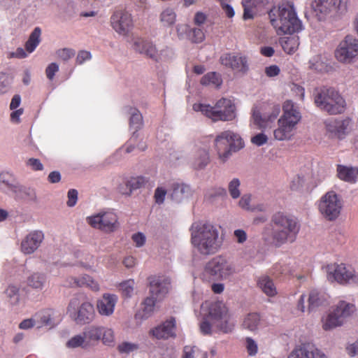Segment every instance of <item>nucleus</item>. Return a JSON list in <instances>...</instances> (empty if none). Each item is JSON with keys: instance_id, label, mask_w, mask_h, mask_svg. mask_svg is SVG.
<instances>
[{"instance_id": "f257e3e1", "label": "nucleus", "mask_w": 358, "mask_h": 358, "mask_svg": "<svg viewBox=\"0 0 358 358\" xmlns=\"http://www.w3.org/2000/svg\"><path fill=\"white\" fill-rule=\"evenodd\" d=\"M190 242L195 251L201 255H210L220 249L222 241L219 229L212 223L199 220L194 222L190 228Z\"/></svg>"}, {"instance_id": "f03ea898", "label": "nucleus", "mask_w": 358, "mask_h": 358, "mask_svg": "<svg viewBox=\"0 0 358 358\" xmlns=\"http://www.w3.org/2000/svg\"><path fill=\"white\" fill-rule=\"evenodd\" d=\"M271 23L278 34H293L303 29L301 21L297 17L291 3H282L273 7L268 13Z\"/></svg>"}, {"instance_id": "7ed1b4c3", "label": "nucleus", "mask_w": 358, "mask_h": 358, "mask_svg": "<svg viewBox=\"0 0 358 358\" xmlns=\"http://www.w3.org/2000/svg\"><path fill=\"white\" fill-rule=\"evenodd\" d=\"M273 242L277 246L293 243L300 230V224L294 216L277 213L271 218Z\"/></svg>"}, {"instance_id": "20e7f679", "label": "nucleus", "mask_w": 358, "mask_h": 358, "mask_svg": "<svg viewBox=\"0 0 358 358\" xmlns=\"http://www.w3.org/2000/svg\"><path fill=\"white\" fill-rule=\"evenodd\" d=\"M301 119L299 106L291 100L282 105V115L278 120V127L273 130L277 141H289L294 136L296 126Z\"/></svg>"}, {"instance_id": "39448f33", "label": "nucleus", "mask_w": 358, "mask_h": 358, "mask_svg": "<svg viewBox=\"0 0 358 358\" xmlns=\"http://www.w3.org/2000/svg\"><path fill=\"white\" fill-rule=\"evenodd\" d=\"M196 112H201L214 122L231 121L236 117V107L229 99L222 98L213 106L206 103H196L192 106Z\"/></svg>"}, {"instance_id": "423d86ee", "label": "nucleus", "mask_w": 358, "mask_h": 358, "mask_svg": "<svg viewBox=\"0 0 358 358\" xmlns=\"http://www.w3.org/2000/svg\"><path fill=\"white\" fill-rule=\"evenodd\" d=\"M236 272L234 264L222 255L215 256L208 261L202 273V278L207 282L230 279Z\"/></svg>"}, {"instance_id": "0eeeda50", "label": "nucleus", "mask_w": 358, "mask_h": 358, "mask_svg": "<svg viewBox=\"0 0 358 358\" xmlns=\"http://www.w3.org/2000/svg\"><path fill=\"white\" fill-rule=\"evenodd\" d=\"M314 101L321 110L330 115H337L345 111L346 103L341 95L334 89L323 87L315 89Z\"/></svg>"}, {"instance_id": "6e6552de", "label": "nucleus", "mask_w": 358, "mask_h": 358, "mask_svg": "<svg viewBox=\"0 0 358 358\" xmlns=\"http://www.w3.org/2000/svg\"><path fill=\"white\" fill-rule=\"evenodd\" d=\"M215 146L220 160L224 163L232 155L245 147L241 136L233 131L227 130L220 133L215 139Z\"/></svg>"}, {"instance_id": "1a4fd4ad", "label": "nucleus", "mask_w": 358, "mask_h": 358, "mask_svg": "<svg viewBox=\"0 0 358 358\" xmlns=\"http://www.w3.org/2000/svg\"><path fill=\"white\" fill-rule=\"evenodd\" d=\"M312 7L318 20L324 21L345 15L348 11V0H314Z\"/></svg>"}, {"instance_id": "9d476101", "label": "nucleus", "mask_w": 358, "mask_h": 358, "mask_svg": "<svg viewBox=\"0 0 358 358\" xmlns=\"http://www.w3.org/2000/svg\"><path fill=\"white\" fill-rule=\"evenodd\" d=\"M208 309L209 317L213 320L217 328L224 332L229 333L234 327V322L231 320L228 308L222 302H215L210 305L208 302L202 303L201 310L202 312Z\"/></svg>"}, {"instance_id": "9b49d317", "label": "nucleus", "mask_w": 358, "mask_h": 358, "mask_svg": "<svg viewBox=\"0 0 358 358\" xmlns=\"http://www.w3.org/2000/svg\"><path fill=\"white\" fill-rule=\"evenodd\" d=\"M355 311V306L350 303L341 301L336 308L322 317V327L325 331L332 330L343 324L345 320Z\"/></svg>"}, {"instance_id": "f8f14e48", "label": "nucleus", "mask_w": 358, "mask_h": 358, "mask_svg": "<svg viewBox=\"0 0 358 358\" xmlns=\"http://www.w3.org/2000/svg\"><path fill=\"white\" fill-rule=\"evenodd\" d=\"M329 282L341 285H358V272L343 264H331L324 268Z\"/></svg>"}, {"instance_id": "ddd939ff", "label": "nucleus", "mask_w": 358, "mask_h": 358, "mask_svg": "<svg viewBox=\"0 0 358 358\" xmlns=\"http://www.w3.org/2000/svg\"><path fill=\"white\" fill-rule=\"evenodd\" d=\"M67 312L70 317L79 324L89 323L94 316L93 305L84 300L82 296L73 297L70 301Z\"/></svg>"}, {"instance_id": "4468645a", "label": "nucleus", "mask_w": 358, "mask_h": 358, "mask_svg": "<svg viewBox=\"0 0 358 358\" xmlns=\"http://www.w3.org/2000/svg\"><path fill=\"white\" fill-rule=\"evenodd\" d=\"M343 206L341 197L335 192L329 191L320 198L318 209L325 219L334 221L341 215Z\"/></svg>"}, {"instance_id": "2eb2a0df", "label": "nucleus", "mask_w": 358, "mask_h": 358, "mask_svg": "<svg viewBox=\"0 0 358 358\" xmlns=\"http://www.w3.org/2000/svg\"><path fill=\"white\" fill-rule=\"evenodd\" d=\"M86 221L92 227L105 233L114 232L120 227L118 217L113 210H101L87 217Z\"/></svg>"}, {"instance_id": "dca6fc26", "label": "nucleus", "mask_w": 358, "mask_h": 358, "mask_svg": "<svg viewBox=\"0 0 358 358\" xmlns=\"http://www.w3.org/2000/svg\"><path fill=\"white\" fill-rule=\"evenodd\" d=\"M335 57L341 63L350 64L358 56V39L347 35L335 50Z\"/></svg>"}, {"instance_id": "f3484780", "label": "nucleus", "mask_w": 358, "mask_h": 358, "mask_svg": "<svg viewBox=\"0 0 358 358\" xmlns=\"http://www.w3.org/2000/svg\"><path fill=\"white\" fill-rule=\"evenodd\" d=\"M110 23L113 29L122 36H127L134 26L131 14L122 9L117 10L113 13Z\"/></svg>"}, {"instance_id": "a211bd4d", "label": "nucleus", "mask_w": 358, "mask_h": 358, "mask_svg": "<svg viewBox=\"0 0 358 358\" xmlns=\"http://www.w3.org/2000/svg\"><path fill=\"white\" fill-rule=\"evenodd\" d=\"M324 124L330 137L343 140L351 131L352 120L349 117L330 118L325 121Z\"/></svg>"}, {"instance_id": "6ab92c4d", "label": "nucleus", "mask_w": 358, "mask_h": 358, "mask_svg": "<svg viewBox=\"0 0 358 358\" xmlns=\"http://www.w3.org/2000/svg\"><path fill=\"white\" fill-rule=\"evenodd\" d=\"M150 296L159 301L164 299L171 288V280L165 275H153L149 278Z\"/></svg>"}, {"instance_id": "aec40b11", "label": "nucleus", "mask_w": 358, "mask_h": 358, "mask_svg": "<svg viewBox=\"0 0 358 358\" xmlns=\"http://www.w3.org/2000/svg\"><path fill=\"white\" fill-rule=\"evenodd\" d=\"M220 61L223 66L237 73H245L249 69L247 57L239 53H224Z\"/></svg>"}, {"instance_id": "412c9836", "label": "nucleus", "mask_w": 358, "mask_h": 358, "mask_svg": "<svg viewBox=\"0 0 358 358\" xmlns=\"http://www.w3.org/2000/svg\"><path fill=\"white\" fill-rule=\"evenodd\" d=\"M45 235L41 230L29 231L22 240L20 249L24 255H31L41 245Z\"/></svg>"}, {"instance_id": "4be33fe9", "label": "nucleus", "mask_w": 358, "mask_h": 358, "mask_svg": "<svg viewBox=\"0 0 358 358\" xmlns=\"http://www.w3.org/2000/svg\"><path fill=\"white\" fill-rule=\"evenodd\" d=\"M176 321L171 317L162 324L151 329L149 334L157 339H169L176 336Z\"/></svg>"}, {"instance_id": "5701e85b", "label": "nucleus", "mask_w": 358, "mask_h": 358, "mask_svg": "<svg viewBox=\"0 0 358 358\" xmlns=\"http://www.w3.org/2000/svg\"><path fill=\"white\" fill-rule=\"evenodd\" d=\"M2 297L4 301L13 308H19L22 306L25 299L20 287L13 283L6 287L2 292Z\"/></svg>"}, {"instance_id": "b1692460", "label": "nucleus", "mask_w": 358, "mask_h": 358, "mask_svg": "<svg viewBox=\"0 0 358 358\" xmlns=\"http://www.w3.org/2000/svg\"><path fill=\"white\" fill-rule=\"evenodd\" d=\"M288 358H327L326 355L315 345L310 343L296 346L289 354Z\"/></svg>"}, {"instance_id": "393cba45", "label": "nucleus", "mask_w": 358, "mask_h": 358, "mask_svg": "<svg viewBox=\"0 0 358 358\" xmlns=\"http://www.w3.org/2000/svg\"><path fill=\"white\" fill-rule=\"evenodd\" d=\"M266 327V322L257 312L246 314L242 320L241 327L253 334H257Z\"/></svg>"}, {"instance_id": "a878e982", "label": "nucleus", "mask_w": 358, "mask_h": 358, "mask_svg": "<svg viewBox=\"0 0 358 358\" xmlns=\"http://www.w3.org/2000/svg\"><path fill=\"white\" fill-rule=\"evenodd\" d=\"M118 297L113 294L106 293L101 299L97 301L96 307L98 313L106 317L112 315L115 310Z\"/></svg>"}, {"instance_id": "bb28decb", "label": "nucleus", "mask_w": 358, "mask_h": 358, "mask_svg": "<svg viewBox=\"0 0 358 358\" xmlns=\"http://www.w3.org/2000/svg\"><path fill=\"white\" fill-rule=\"evenodd\" d=\"M158 300L151 296L146 297L143 301L142 308L135 314V320L140 325L142 322L152 317L155 311V306Z\"/></svg>"}, {"instance_id": "cd10ccee", "label": "nucleus", "mask_w": 358, "mask_h": 358, "mask_svg": "<svg viewBox=\"0 0 358 358\" xmlns=\"http://www.w3.org/2000/svg\"><path fill=\"white\" fill-rule=\"evenodd\" d=\"M133 47L136 52L145 55L153 60L157 57L158 50L151 41L138 38L135 39Z\"/></svg>"}, {"instance_id": "c85d7f7f", "label": "nucleus", "mask_w": 358, "mask_h": 358, "mask_svg": "<svg viewBox=\"0 0 358 358\" xmlns=\"http://www.w3.org/2000/svg\"><path fill=\"white\" fill-rule=\"evenodd\" d=\"M18 182L15 176L10 171H3L0 173V191L12 195Z\"/></svg>"}, {"instance_id": "c756f323", "label": "nucleus", "mask_w": 358, "mask_h": 358, "mask_svg": "<svg viewBox=\"0 0 358 358\" xmlns=\"http://www.w3.org/2000/svg\"><path fill=\"white\" fill-rule=\"evenodd\" d=\"M337 176L343 181L355 183L358 181V167L338 165Z\"/></svg>"}, {"instance_id": "7c9ffc66", "label": "nucleus", "mask_w": 358, "mask_h": 358, "mask_svg": "<svg viewBox=\"0 0 358 358\" xmlns=\"http://www.w3.org/2000/svg\"><path fill=\"white\" fill-rule=\"evenodd\" d=\"M209 161V153L206 148H201L194 150L192 159V164L194 169H203L207 166Z\"/></svg>"}, {"instance_id": "2f4dec72", "label": "nucleus", "mask_w": 358, "mask_h": 358, "mask_svg": "<svg viewBox=\"0 0 358 358\" xmlns=\"http://www.w3.org/2000/svg\"><path fill=\"white\" fill-rule=\"evenodd\" d=\"M17 200H29L36 201L37 196L34 188L26 187L18 183L12 195Z\"/></svg>"}, {"instance_id": "473e14b6", "label": "nucleus", "mask_w": 358, "mask_h": 358, "mask_svg": "<svg viewBox=\"0 0 358 358\" xmlns=\"http://www.w3.org/2000/svg\"><path fill=\"white\" fill-rule=\"evenodd\" d=\"M328 295L325 293L313 289L310 291L308 296V310L313 311L320 306H323L327 301Z\"/></svg>"}, {"instance_id": "72a5a7b5", "label": "nucleus", "mask_w": 358, "mask_h": 358, "mask_svg": "<svg viewBox=\"0 0 358 358\" xmlns=\"http://www.w3.org/2000/svg\"><path fill=\"white\" fill-rule=\"evenodd\" d=\"M257 287L268 296L277 294V289L273 280L268 275H262L257 280Z\"/></svg>"}, {"instance_id": "f704fd0d", "label": "nucleus", "mask_w": 358, "mask_h": 358, "mask_svg": "<svg viewBox=\"0 0 358 358\" xmlns=\"http://www.w3.org/2000/svg\"><path fill=\"white\" fill-rule=\"evenodd\" d=\"M177 20V13L173 8L166 7L159 14V21L164 27H173Z\"/></svg>"}, {"instance_id": "c9c22d12", "label": "nucleus", "mask_w": 358, "mask_h": 358, "mask_svg": "<svg viewBox=\"0 0 358 358\" xmlns=\"http://www.w3.org/2000/svg\"><path fill=\"white\" fill-rule=\"evenodd\" d=\"M191 194V188L185 184H174L171 194V199L177 202H181Z\"/></svg>"}, {"instance_id": "e433bc0d", "label": "nucleus", "mask_w": 358, "mask_h": 358, "mask_svg": "<svg viewBox=\"0 0 358 358\" xmlns=\"http://www.w3.org/2000/svg\"><path fill=\"white\" fill-rule=\"evenodd\" d=\"M280 44L286 53L293 54L299 48V38L297 36L282 37L280 39Z\"/></svg>"}, {"instance_id": "4c0bfd02", "label": "nucleus", "mask_w": 358, "mask_h": 358, "mask_svg": "<svg viewBox=\"0 0 358 358\" xmlns=\"http://www.w3.org/2000/svg\"><path fill=\"white\" fill-rule=\"evenodd\" d=\"M47 277L43 273H34L27 278V285L34 289L42 290L45 285Z\"/></svg>"}, {"instance_id": "58836bf2", "label": "nucleus", "mask_w": 358, "mask_h": 358, "mask_svg": "<svg viewBox=\"0 0 358 358\" xmlns=\"http://www.w3.org/2000/svg\"><path fill=\"white\" fill-rule=\"evenodd\" d=\"M145 182L146 180L144 177L138 176L131 178L126 183L127 188L124 189L122 187H119V192L122 194L129 195L133 190L141 188Z\"/></svg>"}, {"instance_id": "ea45409f", "label": "nucleus", "mask_w": 358, "mask_h": 358, "mask_svg": "<svg viewBox=\"0 0 358 358\" xmlns=\"http://www.w3.org/2000/svg\"><path fill=\"white\" fill-rule=\"evenodd\" d=\"M41 30L39 27H36L29 36L26 42L25 48L29 53L34 51L41 41Z\"/></svg>"}, {"instance_id": "a19ab883", "label": "nucleus", "mask_w": 358, "mask_h": 358, "mask_svg": "<svg viewBox=\"0 0 358 358\" xmlns=\"http://www.w3.org/2000/svg\"><path fill=\"white\" fill-rule=\"evenodd\" d=\"M222 83L221 76L215 72H210L203 76L201 79L202 85H212L220 87Z\"/></svg>"}, {"instance_id": "79ce46f5", "label": "nucleus", "mask_w": 358, "mask_h": 358, "mask_svg": "<svg viewBox=\"0 0 358 358\" xmlns=\"http://www.w3.org/2000/svg\"><path fill=\"white\" fill-rule=\"evenodd\" d=\"M101 330L102 326L92 325L85 329L83 335L85 338L90 342L98 341L101 338Z\"/></svg>"}, {"instance_id": "37998d69", "label": "nucleus", "mask_w": 358, "mask_h": 358, "mask_svg": "<svg viewBox=\"0 0 358 358\" xmlns=\"http://www.w3.org/2000/svg\"><path fill=\"white\" fill-rule=\"evenodd\" d=\"M131 117L129 120L130 127L134 130L132 138L135 136V133L143 125V117L140 112L136 108H131Z\"/></svg>"}, {"instance_id": "c03bdc74", "label": "nucleus", "mask_w": 358, "mask_h": 358, "mask_svg": "<svg viewBox=\"0 0 358 358\" xmlns=\"http://www.w3.org/2000/svg\"><path fill=\"white\" fill-rule=\"evenodd\" d=\"M13 82V77L10 73L0 72V96L9 92Z\"/></svg>"}, {"instance_id": "a18cd8bd", "label": "nucleus", "mask_w": 358, "mask_h": 358, "mask_svg": "<svg viewBox=\"0 0 358 358\" xmlns=\"http://www.w3.org/2000/svg\"><path fill=\"white\" fill-rule=\"evenodd\" d=\"M101 340L105 345L109 347L114 346L115 344V336L113 329L102 326Z\"/></svg>"}, {"instance_id": "49530a36", "label": "nucleus", "mask_w": 358, "mask_h": 358, "mask_svg": "<svg viewBox=\"0 0 358 358\" xmlns=\"http://www.w3.org/2000/svg\"><path fill=\"white\" fill-rule=\"evenodd\" d=\"M241 180L237 178H234L229 182L227 189L233 199H236L241 196Z\"/></svg>"}, {"instance_id": "de8ad7c7", "label": "nucleus", "mask_w": 358, "mask_h": 358, "mask_svg": "<svg viewBox=\"0 0 358 358\" xmlns=\"http://www.w3.org/2000/svg\"><path fill=\"white\" fill-rule=\"evenodd\" d=\"M37 324V327L40 328L43 325H49L51 323V312L45 310L38 312L34 315Z\"/></svg>"}, {"instance_id": "09e8293b", "label": "nucleus", "mask_w": 358, "mask_h": 358, "mask_svg": "<svg viewBox=\"0 0 358 358\" xmlns=\"http://www.w3.org/2000/svg\"><path fill=\"white\" fill-rule=\"evenodd\" d=\"M310 68L318 72L325 71L327 69V64L322 61L320 55L313 57L309 61Z\"/></svg>"}, {"instance_id": "8fccbe9b", "label": "nucleus", "mask_w": 358, "mask_h": 358, "mask_svg": "<svg viewBox=\"0 0 358 358\" xmlns=\"http://www.w3.org/2000/svg\"><path fill=\"white\" fill-rule=\"evenodd\" d=\"M117 350L120 354L129 355L139 349V345L136 343L124 341L117 345Z\"/></svg>"}, {"instance_id": "3c124183", "label": "nucleus", "mask_w": 358, "mask_h": 358, "mask_svg": "<svg viewBox=\"0 0 358 358\" xmlns=\"http://www.w3.org/2000/svg\"><path fill=\"white\" fill-rule=\"evenodd\" d=\"M134 285V280L129 279L120 283L119 289L124 296L130 298L133 295Z\"/></svg>"}, {"instance_id": "603ef678", "label": "nucleus", "mask_w": 358, "mask_h": 358, "mask_svg": "<svg viewBox=\"0 0 358 358\" xmlns=\"http://www.w3.org/2000/svg\"><path fill=\"white\" fill-rule=\"evenodd\" d=\"M174 57L173 50L169 47H164L159 50H157V57L155 58L156 62H166Z\"/></svg>"}, {"instance_id": "864d4df0", "label": "nucleus", "mask_w": 358, "mask_h": 358, "mask_svg": "<svg viewBox=\"0 0 358 358\" xmlns=\"http://www.w3.org/2000/svg\"><path fill=\"white\" fill-rule=\"evenodd\" d=\"M83 286L89 287L94 292L99 290V283L88 275H84L80 278V287Z\"/></svg>"}, {"instance_id": "5fc2aeb1", "label": "nucleus", "mask_w": 358, "mask_h": 358, "mask_svg": "<svg viewBox=\"0 0 358 358\" xmlns=\"http://www.w3.org/2000/svg\"><path fill=\"white\" fill-rule=\"evenodd\" d=\"M188 38L194 43H201L203 41L205 36L203 30L200 28L189 29Z\"/></svg>"}, {"instance_id": "6e6d98bb", "label": "nucleus", "mask_w": 358, "mask_h": 358, "mask_svg": "<svg viewBox=\"0 0 358 358\" xmlns=\"http://www.w3.org/2000/svg\"><path fill=\"white\" fill-rule=\"evenodd\" d=\"M307 177L303 174L295 176L291 180L290 188L292 190L300 189L305 184Z\"/></svg>"}, {"instance_id": "4d7b16f0", "label": "nucleus", "mask_w": 358, "mask_h": 358, "mask_svg": "<svg viewBox=\"0 0 358 358\" xmlns=\"http://www.w3.org/2000/svg\"><path fill=\"white\" fill-rule=\"evenodd\" d=\"M200 350L193 345H185L183 348L182 358H195L199 356Z\"/></svg>"}, {"instance_id": "13d9d810", "label": "nucleus", "mask_w": 358, "mask_h": 358, "mask_svg": "<svg viewBox=\"0 0 358 358\" xmlns=\"http://www.w3.org/2000/svg\"><path fill=\"white\" fill-rule=\"evenodd\" d=\"M189 27L187 24H178L176 26V31L178 38L180 40L185 39V38L188 37L189 32Z\"/></svg>"}, {"instance_id": "bf43d9fd", "label": "nucleus", "mask_w": 358, "mask_h": 358, "mask_svg": "<svg viewBox=\"0 0 358 358\" xmlns=\"http://www.w3.org/2000/svg\"><path fill=\"white\" fill-rule=\"evenodd\" d=\"M74 55L75 51L71 48H62L56 52L57 57L63 61H68L73 57Z\"/></svg>"}, {"instance_id": "052dcab7", "label": "nucleus", "mask_w": 358, "mask_h": 358, "mask_svg": "<svg viewBox=\"0 0 358 358\" xmlns=\"http://www.w3.org/2000/svg\"><path fill=\"white\" fill-rule=\"evenodd\" d=\"M274 273L282 275L289 274L291 268L289 264L285 262H280L273 266Z\"/></svg>"}, {"instance_id": "680f3d73", "label": "nucleus", "mask_w": 358, "mask_h": 358, "mask_svg": "<svg viewBox=\"0 0 358 358\" xmlns=\"http://www.w3.org/2000/svg\"><path fill=\"white\" fill-rule=\"evenodd\" d=\"M251 197L250 194H243L238 201L239 207L245 210H252L250 206Z\"/></svg>"}, {"instance_id": "e2e57ef3", "label": "nucleus", "mask_w": 358, "mask_h": 358, "mask_svg": "<svg viewBox=\"0 0 358 358\" xmlns=\"http://www.w3.org/2000/svg\"><path fill=\"white\" fill-rule=\"evenodd\" d=\"M246 349L249 355L255 356L258 351V346L257 343L252 338H247L245 341Z\"/></svg>"}, {"instance_id": "0e129e2a", "label": "nucleus", "mask_w": 358, "mask_h": 358, "mask_svg": "<svg viewBox=\"0 0 358 358\" xmlns=\"http://www.w3.org/2000/svg\"><path fill=\"white\" fill-rule=\"evenodd\" d=\"M131 240L135 244L136 247L141 248L146 242V237L142 232H137L131 236Z\"/></svg>"}, {"instance_id": "69168bd1", "label": "nucleus", "mask_w": 358, "mask_h": 358, "mask_svg": "<svg viewBox=\"0 0 358 358\" xmlns=\"http://www.w3.org/2000/svg\"><path fill=\"white\" fill-rule=\"evenodd\" d=\"M85 336L77 335L71 338L66 343L67 347L75 348L81 346L85 342Z\"/></svg>"}, {"instance_id": "338daca9", "label": "nucleus", "mask_w": 358, "mask_h": 358, "mask_svg": "<svg viewBox=\"0 0 358 358\" xmlns=\"http://www.w3.org/2000/svg\"><path fill=\"white\" fill-rule=\"evenodd\" d=\"M268 136L264 133H259L251 138V143L257 146H262L267 143Z\"/></svg>"}, {"instance_id": "774afa93", "label": "nucleus", "mask_w": 358, "mask_h": 358, "mask_svg": "<svg viewBox=\"0 0 358 358\" xmlns=\"http://www.w3.org/2000/svg\"><path fill=\"white\" fill-rule=\"evenodd\" d=\"M92 58V55L90 52L87 50H80L78 52L76 57V64L78 65H81L84 64L85 62L90 60Z\"/></svg>"}]
</instances>
